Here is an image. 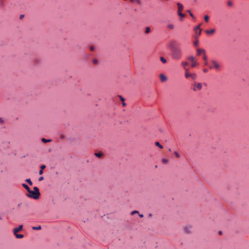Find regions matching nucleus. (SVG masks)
<instances>
[{"mask_svg":"<svg viewBox=\"0 0 249 249\" xmlns=\"http://www.w3.org/2000/svg\"><path fill=\"white\" fill-rule=\"evenodd\" d=\"M182 65L183 66L184 69H186L185 67L188 65V63L187 62H182Z\"/></svg>","mask_w":249,"mask_h":249,"instance_id":"25","label":"nucleus"},{"mask_svg":"<svg viewBox=\"0 0 249 249\" xmlns=\"http://www.w3.org/2000/svg\"><path fill=\"white\" fill-rule=\"evenodd\" d=\"M203 60L205 61V63H204L205 65H208V61H207V56L206 55V53L203 55Z\"/></svg>","mask_w":249,"mask_h":249,"instance_id":"13","label":"nucleus"},{"mask_svg":"<svg viewBox=\"0 0 249 249\" xmlns=\"http://www.w3.org/2000/svg\"><path fill=\"white\" fill-rule=\"evenodd\" d=\"M215 29H212L210 30H206L205 32L207 34H213L215 32Z\"/></svg>","mask_w":249,"mask_h":249,"instance_id":"14","label":"nucleus"},{"mask_svg":"<svg viewBox=\"0 0 249 249\" xmlns=\"http://www.w3.org/2000/svg\"><path fill=\"white\" fill-rule=\"evenodd\" d=\"M178 15L180 18H184L185 17V15L181 13V12H178ZM180 20H182L181 18H180Z\"/></svg>","mask_w":249,"mask_h":249,"instance_id":"23","label":"nucleus"},{"mask_svg":"<svg viewBox=\"0 0 249 249\" xmlns=\"http://www.w3.org/2000/svg\"><path fill=\"white\" fill-rule=\"evenodd\" d=\"M169 46L172 50L171 56L173 59L175 60H179L182 56V52L179 47H176L173 42H171Z\"/></svg>","mask_w":249,"mask_h":249,"instance_id":"1","label":"nucleus"},{"mask_svg":"<svg viewBox=\"0 0 249 249\" xmlns=\"http://www.w3.org/2000/svg\"><path fill=\"white\" fill-rule=\"evenodd\" d=\"M43 170L40 169V170L39 171V174L42 175L43 174Z\"/></svg>","mask_w":249,"mask_h":249,"instance_id":"38","label":"nucleus"},{"mask_svg":"<svg viewBox=\"0 0 249 249\" xmlns=\"http://www.w3.org/2000/svg\"><path fill=\"white\" fill-rule=\"evenodd\" d=\"M185 76L186 78L191 77L193 79H195L196 77V74L195 73H190L188 69H185Z\"/></svg>","mask_w":249,"mask_h":249,"instance_id":"3","label":"nucleus"},{"mask_svg":"<svg viewBox=\"0 0 249 249\" xmlns=\"http://www.w3.org/2000/svg\"><path fill=\"white\" fill-rule=\"evenodd\" d=\"M97 60H93V63H97Z\"/></svg>","mask_w":249,"mask_h":249,"instance_id":"44","label":"nucleus"},{"mask_svg":"<svg viewBox=\"0 0 249 249\" xmlns=\"http://www.w3.org/2000/svg\"><path fill=\"white\" fill-rule=\"evenodd\" d=\"M139 212L137 211H133L131 212V215H134V214L138 213Z\"/></svg>","mask_w":249,"mask_h":249,"instance_id":"28","label":"nucleus"},{"mask_svg":"<svg viewBox=\"0 0 249 249\" xmlns=\"http://www.w3.org/2000/svg\"><path fill=\"white\" fill-rule=\"evenodd\" d=\"M61 138H64V136H61Z\"/></svg>","mask_w":249,"mask_h":249,"instance_id":"47","label":"nucleus"},{"mask_svg":"<svg viewBox=\"0 0 249 249\" xmlns=\"http://www.w3.org/2000/svg\"><path fill=\"white\" fill-rule=\"evenodd\" d=\"M136 2L138 4H140V0H137L136 1Z\"/></svg>","mask_w":249,"mask_h":249,"instance_id":"43","label":"nucleus"},{"mask_svg":"<svg viewBox=\"0 0 249 249\" xmlns=\"http://www.w3.org/2000/svg\"><path fill=\"white\" fill-rule=\"evenodd\" d=\"M95 155L98 158H101L102 156V154L101 153H96Z\"/></svg>","mask_w":249,"mask_h":249,"instance_id":"24","label":"nucleus"},{"mask_svg":"<svg viewBox=\"0 0 249 249\" xmlns=\"http://www.w3.org/2000/svg\"><path fill=\"white\" fill-rule=\"evenodd\" d=\"M188 59L192 62L191 67L194 68L198 65V63L196 61L195 58L193 56H190L188 57Z\"/></svg>","mask_w":249,"mask_h":249,"instance_id":"5","label":"nucleus"},{"mask_svg":"<svg viewBox=\"0 0 249 249\" xmlns=\"http://www.w3.org/2000/svg\"><path fill=\"white\" fill-rule=\"evenodd\" d=\"M205 53H206V52H205L204 49H198L197 50L196 54L198 56L200 55L201 53H202L204 55Z\"/></svg>","mask_w":249,"mask_h":249,"instance_id":"9","label":"nucleus"},{"mask_svg":"<svg viewBox=\"0 0 249 249\" xmlns=\"http://www.w3.org/2000/svg\"><path fill=\"white\" fill-rule=\"evenodd\" d=\"M202 25V23L199 24L198 26H196L195 28V31L196 34H197L198 35H200L201 33V30L200 28V26Z\"/></svg>","mask_w":249,"mask_h":249,"instance_id":"7","label":"nucleus"},{"mask_svg":"<svg viewBox=\"0 0 249 249\" xmlns=\"http://www.w3.org/2000/svg\"><path fill=\"white\" fill-rule=\"evenodd\" d=\"M203 72L205 73H206L208 72V70L207 69H203Z\"/></svg>","mask_w":249,"mask_h":249,"instance_id":"40","label":"nucleus"},{"mask_svg":"<svg viewBox=\"0 0 249 249\" xmlns=\"http://www.w3.org/2000/svg\"><path fill=\"white\" fill-rule=\"evenodd\" d=\"M32 229L34 230H40L41 229V226H38L37 227H33Z\"/></svg>","mask_w":249,"mask_h":249,"instance_id":"20","label":"nucleus"},{"mask_svg":"<svg viewBox=\"0 0 249 249\" xmlns=\"http://www.w3.org/2000/svg\"><path fill=\"white\" fill-rule=\"evenodd\" d=\"M120 97L121 98V100L122 102H124V98H123L121 96H120Z\"/></svg>","mask_w":249,"mask_h":249,"instance_id":"39","label":"nucleus"},{"mask_svg":"<svg viewBox=\"0 0 249 249\" xmlns=\"http://www.w3.org/2000/svg\"><path fill=\"white\" fill-rule=\"evenodd\" d=\"M23 229V225H20L18 226V228H15L13 230L14 234H16V233H18L19 231H21Z\"/></svg>","mask_w":249,"mask_h":249,"instance_id":"8","label":"nucleus"},{"mask_svg":"<svg viewBox=\"0 0 249 249\" xmlns=\"http://www.w3.org/2000/svg\"><path fill=\"white\" fill-rule=\"evenodd\" d=\"M171 151V149H170V148H169V151Z\"/></svg>","mask_w":249,"mask_h":249,"instance_id":"48","label":"nucleus"},{"mask_svg":"<svg viewBox=\"0 0 249 249\" xmlns=\"http://www.w3.org/2000/svg\"><path fill=\"white\" fill-rule=\"evenodd\" d=\"M212 63L213 64V66H210L209 68L210 69H215V70L219 69L220 66L219 64L214 60H212Z\"/></svg>","mask_w":249,"mask_h":249,"instance_id":"4","label":"nucleus"},{"mask_svg":"<svg viewBox=\"0 0 249 249\" xmlns=\"http://www.w3.org/2000/svg\"><path fill=\"white\" fill-rule=\"evenodd\" d=\"M188 12L190 14V15L192 17V18H194V15L191 12V11L190 10L188 11Z\"/></svg>","mask_w":249,"mask_h":249,"instance_id":"36","label":"nucleus"},{"mask_svg":"<svg viewBox=\"0 0 249 249\" xmlns=\"http://www.w3.org/2000/svg\"><path fill=\"white\" fill-rule=\"evenodd\" d=\"M155 145L156 146H158L160 149H162L163 148V146L160 143V142H155Z\"/></svg>","mask_w":249,"mask_h":249,"instance_id":"18","label":"nucleus"},{"mask_svg":"<svg viewBox=\"0 0 249 249\" xmlns=\"http://www.w3.org/2000/svg\"><path fill=\"white\" fill-rule=\"evenodd\" d=\"M22 186L25 189H26V190L28 191V192H29V191H30V188L28 187V186L25 184H22Z\"/></svg>","mask_w":249,"mask_h":249,"instance_id":"19","label":"nucleus"},{"mask_svg":"<svg viewBox=\"0 0 249 249\" xmlns=\"http://www.w3.org/2000/svg\"><path fill=\"white\" fill-rule=\"evenodd\" d=\"M25 181L27 182L29 185H32V182L30 178H28L25 180Z\"/></svg>","mask_w":249,"mask_h":249,"instance_id":"21","label":"nucleus"},{"mask_svg":"<svg viewBox=\"0 0 249 249\" xmlns=\"http://www.w3.org/2000/svg\"><path fill=\"white\" fill-rule=\"evenodd\" d=\"M168 28L170 29H173L174 28L173 24H169L168 25Z\"/></svg>","mask_w":249,"mask_h":249,"instance_id":"27","label":"nucleus"},{"mask_svg":"<svg viewBox=\"0 0 249 249\" xmlns=\"http://www.w3.org/2000/svg\"><path fill=\"white\" fill-rule=\"evenodd\" d=\"M20 204H19L18 205V207H20Z\"/></svg>","mask_w":249,"mask_h":249,"instance_id":"46","label":"nucleus"},{"mask_svg":"<svg viewBox=\"0 0 249 249\" xmlns=\"http://www.w3.org/2000/svg\"><path fill=\"white\" fill-rule=\"evenodd\" d=\"M14 235H15L16 237L18 239H21L24 237V235L23 234H18L17 233L14 234Z\"/></svg>","mask_w":249,"mask_h":249,"instance_id":"15","label":"nucleus"},{"mask_svg":"<svg viewBox=\"0 0 249 249\" xmlns=\"http://www.w3.org/2000/svg\"><path fill=\"white\" fill-rule=\"evenodd\" d=\"M160 78L162 82H165L167 80V77L163 74L160 75Z\"/></svg>","mask_w":249,"mask_h":249,"instance_id":"10","label":"nucleus"},{"mask_svg":"<svg viewBox=\"0 0 249 249\" xmlns=\"http://www.w3.org/2000/svg\"><path fill=\"white\" fill-rule=\"evenodd\" d=\"M27 196L29 197L33 198L34 199H38L40 196V193L39 189L37 187H34V190L31 191L30 190L28 192V194H27Z\"/></svg>","mask_w":249,"mask_h":249,"instance_id":"2","label":"nucleus"},{"mask_svg":"<svg viewBox=\"0 0 249 249\" xmlns=\"http://www.w3.org/2000/svg\"><path fill=\"white\" fill-rule=\"evenodd\" d=\"M204 18L206 22H208L209 21V17L208 15H205Z\"/></svg>","mask_w":249,"mask_h":249,"instance_id":"26","label":"nucleus"},{"mask_svg":"<svg viewBox=\"0 0 249 249\" xmlns=\"http://www.w3.org/2000/svg\"><path fill=\"white\" fill-rule=\"evenodd\" d=\"M228 5L230 6H231L232 5V3L231 1H228Z\"/></svg>","mask_w":249,"mask_h":249,"instance_id":"31","label":"nucleus"},{"mask_svg":"<svg viewBox=\"0 0 249 249\" xmlns=\"http://www.w3.org/2000/svg\"><path fill=\"white\" fill-rule=\"evenodd\" d=\"M160 59L163 63H166L167 62L166 60L163 57H160Z\"/></svg>","mask_w":249,"mask_h":249,"instance_id":"22","label":"nucleus"},{"mask_svg":"<svg viewBox=\"0 0 249 249\" xmlns=\"http://www.w3.org/2000/svg\"><path fill=\"white\" fill-rule=\"evenodd\" d=\"M196 88L198 89H202V85L200 83H197L195 87L194 88V90H196Z\"/></svg>","mask_w":249,"mask_h":249,"instance_id":"12","label":"nucleus"},{"mask_svg":"<svg viewBox=\"0 0 249 249\" xmlns=\"http://www.w3.org/2000/svg\"><path fill=\"white\" fill-rule=\"evenodd\" d=\"M41 141L43 142V143H47V142H50L52 141V140L51 139H46L45 138H42L41 139Z\"/></svg>","mask_w":249,"mask_h":249,"instance_id":"16","label":"nucleus"},{"mask_svg":"<svg viewBox=\"0 0 249 249\" xmlns=\"http://www.w3.org/2000/svg\"><path fill=\"white\" fill-rule=\"evenodd\" d=\"M198 44V41L197 40H196L194 42V45L195 46H197Z\"/></svg>","mask_w":249,"mask_h":249,"instance_id":"35","label":"nucleus"},{"mask_svg":"<svg viewBox=\"0 0 249 249\" xmlns=\"http://www.w3.org/2000/svg\"><path fill=\"white\" fill-rule=\"evenodd\" d=\"M151 32V28L149 27H147L145 28V34H149Z\"/></svg>","mask_w":249,"mask_h":249,"instance_id":"17","label":"nucleus"},{"mask_svg":"<svg viewBox=\"0 0 249 249\" xmlns=\"http://www.w3.org/2000/svg\"><path fill=\"white\" fill-rule=\"evenodd\" d=\"M122 105L124 107L126 106V104L124 103V102H122Z\"/></svg>","mask_w":249,"mask_h":249,"instance_id":"41","label":"nucleus"},{"mask_svg":"<svg viewBox=\"0 0 249 249\" xmlns=\"http://www.w3.org/2000/svg\"><path fill=\"white\" fill-rule=\"evenodd\" d=\"M3 122H4L2 118H0V124H2L3 123Z\"/></svg>","mask_w":249,"mask_h":249,"instance_id":"37","label":"nucleus"},{"mask_svg":"<svg viewBox=\"0 0 249 249\" xmlns=\"http://www.w3.org/2000/svg\"><path fill=\"white\" fill-rule=\"evenodd\" d=\"M139 216H140V217H141V218H142V217H143V215L142 214H139Z\"/></svg>","mask_w":249,"mask_h":249,"instance_id":"42","label":"nucleus"},{"mask_svg":"<svg viewBox=\"0 0 249 249\" xmlns=\"http://www.w3.org/2000/svg\"><path fill=\"white\" fill-rule=\"evenodd\" d=\"M43 179H44L43 177H39V178H38V181H41L43 180Z\"/></svg>","mask_w":249,"mask_h":249,"instance_id":"34","label":"nucleus"},{"mask_svg":"<svg viewBox=\"0 0 249 249\" xmlns=\"http://www.w3.org/2000/svg\"><path fill=\"white\" fill-rule=\"evenodd\" d=\"M177 5L178 7V13L181 12L183 9V6L182 4L179 2H178L177 3Z\"/></svg>","mask_w":249,"mask_h":249,"instance_id":"11","label":"nucleus"},{"mask_svg":"<svg viewBox=\"0 0 249 249\" xmlns=\"http://www.w3.org/2000/svg\"><path fill=\"white\" fill-rule=\"evenodd\" d=\"M89 50L90 51H93L94 50V47L93 46H90L89 47Z\"/></svg>","mask_w":249,"mask_h":249,"instance_id":"32","label":"nucleus"},{"mask_svg":"<svg viewBox=\"0 0 249 249\" xmlns=\"http://www.w3.org/2000/svg\"><path fill=\"white\" fill-rule=\"evenodd\" d=\"M174 154H175V156H176L177 158H179V157H180L179 154L178 152H176V151H175V152H174Z\"/></svg>","mask_w":249,"mask_h":249,"instance_id":"29","label":"nucleus"},{"mask_svg":"<svg viewBox=\"0 0 249 249\" xmlns=\"http://www.w3.org/2000/svg\"><path fill=\"white\" fill-rule=\"evenodd\" d=\"M23 17V15H20V18H22V17Z\"/></svg>","mask_w":249,"mask_h":249,"instance_id":"45","label":"nucleus"},{"mask_svg":"<svg viewBox=\"0 0 249 249\" xmlns=\"http://www.w3.org/2000/svg\"><path fill=\"white\" fill-rule=\"evenodd\" d=\"M46 167V166L45 165H42L41 166H40V168L41 170H43Z\"/></svg>","mask_w":249,"mask_h":249,"instance_id":"33","label":"nucleus"},{"mask_svg":"<svg viewBox=\"0 0 249 249\" xmlns=\"http://www.w3.org/2000/svg\"><path fill=\"white\" fill-rule=\"evenodd\" d=\"M162 161L164 163H167L168 162V160H167L166 159H163Z\"/></svg>","mask_w":249,"mask_h":249,"instance_id":"30","label":"nucleus"},{"mask_svg":"<svg viewBox=\"0 0 249 249\" xmlns=\"http://www.w3.org/2000/svg\"><path fill=\"white\" fill-rule=\"evenodd\" d=\"M183 231H184V232L187 234H189L192 232V227L191 226H190V225L184 226L183 227Z\"/></svg>","mask_w":249,"mask_h":249,"instance_id":"6","label":"nucleus"}]
</instances>
